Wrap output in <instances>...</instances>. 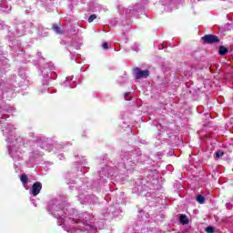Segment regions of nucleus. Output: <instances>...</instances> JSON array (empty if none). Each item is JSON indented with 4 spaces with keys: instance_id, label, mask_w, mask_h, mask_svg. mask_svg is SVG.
<instances>
[{
    "instance_id": "9b49d317",
    "label": "nucleus",
    "mask_w": 233,
    "mask_h": 233,
    "mask_svg": "<svg viewBox=\"0 0 233 233\" xmlns=\"http://www.w3.org/2000/svg\"><path fill=\"white\" fill-rule=\"evenodd\" d=\"M102 46H103V48H104L105 50L110 48V46H108V43H106V42L103 43Z\"/></svg>"
},
{
    "instance_id": "7ed1b4c3",
    "label": "nucleus",
    "mask_w": 233,
    "mask_h": 233,
    "mask_svg": "<svg viewBox=\"0 0 233 233\" xmlns=\"http://www.w3.org/2000/svg\"><path fill=\"white\" fill-rule=\"evenodd\" d=\"M42 189H43V184H41V182H35L32 186L31 192L33 196H38V194L41 193Z\"/></svg>"
},
{
    "instance_id": "423d86ee",
    "label": "nucleus",
    "mask_w": 233,
    "mask_h": 233,
    "mask_svg": "<svg viewBox=\"0 0 233 233\" xmlns=\"http://www.w3.org/2000/svg\"><path fill=\"white\" fill-rule=\"evenodd\" d=\"M179 221L182 225H188V218L187 217V215H181Z\"/></svg>"
},
{
    "instance_id": "9d476101",
    "label": "nucleus",
    "mask_w": 233,
    "mask_h": 233,
    "mask_svg": "<svg viewBox=\"0 0 233 233\" xmlns=\"http://www.w3.org/2000/svg\"><path fill=\"white\" fill-rule=\"evenodd\" d=\"M206 232H208V233H214V228H212V227H208V228H206Z\"/></svg>"
},
{
    "instance_id": "6e6552de",
    "label": "nucleus",
    "mask_w": 233,
    "mask_h": 233,
    "mask_svg": "<svg viewBox=\"0 0 233 233\" xmlns=\"http://www.w3.org/2000/svg\"><path fill=\"white\" fill-rule=\"evenodd\" d=\"M197 201L200 205H203L205 203V197H203L202 195L197 196Z\"/></svg>"
},
{
    "instance_id": "f03ea898",
    "label": "nucleus",
    "mask_w": 233,
    "mask_h": 233,
    "mask_svg": "<svg viewBox=\"0 0 233 233\" xmlns=\"http://www.w3.org/2000/svg\"><path fill=\"white\" fill-rule=\"evenodd\" d=\"M202 39L207 45L219 43V37H218L216 35H206L202 37Z\"/></svg>"
},
{
    "instance_id": "f8f14e48",
    "label": "nucleus",
    "mask_w": 233,
    "mask_h": 233,
    "mask_svg": "<svg viewBox=\"0 0 233 233\" xmlns=\"http://www.w3.org/2000/svg\"><path fill=\"white\" fill-rule=\"evenodd\" d=\"M221 156H225V153H223V152H217L216 153V157L219 158V157H221Z\"/></svg>"
},
{
    "instance_id": "0eeeda50",
    "label": "nucleus",
    "mask_w": 233,
    "mask_h": 233,
    "mask_svg": "<svg viewBox=\"0 0 233 233\" xmlns=\"http://www.w3.org/2000/svg\"><path fill=\"white\" fill-rule=\"evenodd\" d=\"M20 181H22L23 185H27L28 183V177L26 174H22L20 177Z\"/></svg>"
},
{
    "instance_id": "20e7f679",
    "label": "nucleus",
    "mask_w": 233,
    "mask_h": 233,
    "mask_svg": "<svg viewBox=\"0 0 233 233\" xmlns=\"http://www.w3.org/2000/svg\"><path fill=\"white\" fill-rule=\"evenodd\" d=\"M52 28H53L54 32H56V34H57L58 35H63V34H65V30H62L61 27H59L56 24H54L52 25Z\"/></svg>"
},
{
    "instance_id": "f257e3e1",
    "label": "nucleus",
    "mask_w": 233,
    "mask_h": 233,
    "mask_svg": "<svg viewBox=\"0 0 233 233\" xmlns=\"http://www.w3.org/2000/svg\"><path fill=\"white\" fill-rule=\"evenodd\" d=\"M136 79H143L148 77L150 76V71L148 70H141L139 67H135L133 69Z\"/></svg>"
},
{
    "instance_id": "1a4fd4ad",
    "label": "nucleus",
    "mask_w": 233,
    "mask_h": 233,
    "mask_svg": "<svg viewBox=\"0 0 233 233\" xmlns=\"http://www.w3.org/2000/svg\"><path fill=\"white\" fill-rule=\"evenodd\" d=\"M95 19H97V15H91L88 17V23H93Z\"/></svg>"
},
{
    "instance_id": "39448f33",
    "label": "nucleus",
    "mask_w": 233,
    "mask_h": 233,
    "mask_svg": "<svg viewBox=\"0 0 233 233\" xmlns=\"http://www.w3.org/2000/svg\"><path fill=\"white\" fill-rule=\"evenodd\" d=\"M228 54V48L225 46H220L218 50V56H227Z\"/></svg>"
}]
</instances>
